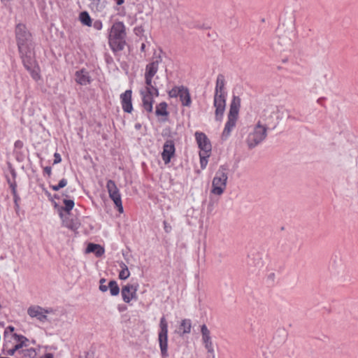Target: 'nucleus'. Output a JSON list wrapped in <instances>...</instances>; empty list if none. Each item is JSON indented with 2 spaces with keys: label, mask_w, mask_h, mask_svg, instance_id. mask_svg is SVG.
Wrapping results in <instances>:
<instances>
[{
  "label": "nucleus",
  "mask_w": 358,
  "mask_h": 358,
  "mask_svg": "<svg viewBox=\"0 0 358 358\" xmlns=\"http://www.w3.org/2000/svg\"><path fill=\"white\" fill-rule=\"evenodd\" d=\"M182 90V87H174L169 92V95L170 97H177L179 96L180 93Z\"/></svg>",
  "instance_id": "obj_33"
},
{
  "label": "nucleus",
  "mask_w": 358,
  "mask_h": 358,
  "mask_svg": "<svg viewBox=\"0 0 358 358\" xmlns=\"http://www.w3.org/2000/svg\"><path fill=\"white\" fill-rule=\"evenodd\" d=\"M195 137L198 146L200 148L199 152L210 153L212 146L206 135L202 132H196Z\"/></svg>",
  "instance_id": "obj_12"
},
{
  "label": "nucleus",
  "mask_w": 358,
  "mask_h": 358,
  "mask_svg": "<svg viewBox=\"0 0 358 358\" xmlns=\"http://www.w3.org/2000/svg\"><path fill=\"white\" fill-rule=\"evenodd\" d=\"M192 325L191 322L189 320H183L181 322L180 326V331H181L180 334V335H183L185 334H189L191 331Z\"/></svg>",
  "instance_id": "obj_22"
},
{
  "label": "nucleus",
  "mask_w": 358,
  "mask_h": 358,
  "mask_svg": "<svg viewBox=\"0 0 358 358\" xmlns=\"http://www.w3.org/2000/svg\"><path fill=\"white\" fill-rule=\"evenodd\" d=\"M40 358H54L53 355L51 353H46Z\"/></svg>",
  "instance_id": "obj_40"
},
{
  "label": "nucleus",
  "mask_w": 358,
  "mask_h": 358,
  "mask_svg": "<svg viewBox=\"0 0 358 358\" xmlns=\"http://www.w3.org/2000/svg\"><path fill=\"white\" fill-rule=\"evenodd\" d=\"M138 289V285H126L122 289V295L123 300L126 303L130 302L131 299L136 297V292Z\"/></svg>",
  "instance_id": "obj_17"
},
{
  "label": "nucleus",
  "mask_w": 358,
  "mask_h": 358,
  "mask_svg": "<svg viewBox=\"0 0 358 358\" xmlns=\"http://www.w3.org/2000/svg\"><path fill=\"white\" fill-rule=\"evenodd\" d=\"M44 171L50 176L52 173L51 167H50V166L45 167Z\"/></svg>",
  "instance_id": "obj_39"
},
{
  "label": "nucleus",
  "mask_w": 358,
  "mask_h": 358,
  "mask_svg": "<svg viewBox=\"0 0 358 358\" xmlns=\"http://www.w3.org/2000/svg\"><path fill=\"white\" fill-rule=\"evenodd\" d=\"M108 287L110 288L111 295L116 296L119 294L120 288L115 281H110L109 282Z\"/></svg>",
  "instance_id": "obj_30"
},
{
  "label": "nucleus",
  "mask_w": 358,
  "mask_h": 358,
  "mask_svg": "<svg viewBox=\"0 0 358 358\" xmlns=\"http://www.w3.org/2000/svg\"><path fill=\"white\" fill-rule=\"evenodd\" d=\"M164 229H165V231L167 233L170 232L171 230V226L170 224H169L166 222H164Z\"/></svg>",
  "instance_id": "obj_38"
},
{
  "label": "nucleus",
  "mask_w": 358,
  "mask_h": 358,
  "mask_svg": "<svg viewBox=\"0 0 358 358\" xmlns=\"http://www.w3.org/2000/svg\"><path fill=\"white\" fill-rule=\"evenodd\" d=\"M134 5H136L137 13L136 16L141 20H144L152 13V6L150 0H129Z\"/></svg>",
  "instance_id": "obj_7"
},
{
  "label": "nucleus",
  "mask_w": 358,
  "mask_h": 358,
  "mask_svg": "<svg viewBox=\"0 0 358 358\" xmlns=\"http://www.w3.org/2000/svg\"><path fill=\"white\" fill-rule=\"evenodd\" d=\"M272 112L264 110L257 125L248 136V145L255 147L264 141L266 136L267 127L273 123Z\"/></svg>",
  "instance_id": "obj_2"
},
{
  "label": "nucleus",
  "mask_w": 358,
  "mask_h": 358,
  "mask_svg": "<svg viewBox=\"0 0 358 358\" xmlns=\"http://www.w3.org/2000/svg\"><path fill=\"white\" fill-rule=\"evenodd\" d=\"M158 61L152 62L146 66L145 73V80L146 86H154L152 85V78L158 71Z\"/></svg>",
  "instance_id": "obj_14"
},
{
  "label": "nucleus",
  "mask_w": 358,
  "mask_h": 358,
  "mask_svg": "<svg viewBox=\"0 0 358 358\" xmlns=\"http://www.w3.org/2000/svg\"><path fill=\"white\" fill-rule=\"evenodd\" d=\"M126 36L125 27L122 22L113 24L110 29L108 41L109 45L114 51H119L124 48Z\"/></svg>",
  "instance_id": "obj_3"
},
{
  "label": "nucleus",
  "mask_w": 358,
  "mask_h": 358,
  "mask_svg": "<svg viewBox=\"0 0 358 358\" xmlns=\"http://www.w3.org/2000/svg\"><path fill=\"white\" fill-rule=\"evenodd\" d=\"M15 352H16V351H15V350H14V348H11V349L8 350V351H7V354H8V355H11V356H12V355H14V353H15Z\"/></svg>",
  "instance_id": "obj_41"
},
{
  "label": "nucleus",
  "mask_w": 358,
  "mask_h": 358,
  "mask_svg": "<svg viewBox=\"0 0 358 358\" xmlns=\"http://www.w3.org/2000/svg\"><path fill=\"white\" fill-rule=\"evenodd\" d=\"M8 329H9L11 331H13L14 330V327H8Z\"/></svg>",
  "instance_id": "obj_47"
},
{
  "label": "nucleus",
  "mask_w": 358,
  "mask_h": 358,
  "mask_svg": "<svg viewBox=\"0 0 358 358\" xmlns=\"http://www.w3.org/2000/svg\"><path fill=\"white\" fill-rule=\"evenodd\" d=\"M210 153L199 152L200 164L201 169H205L208 164V158L210 157Z\"/></svg>",
  "instance_id": "obj_28"
},
{
  "label": "nucleus",
  "mask_w": 358,
  "mask_h": 358,
  "mask_svg": "<svg viewBox=\"0 0 358 358\" xmlns=\"http://www.w3.org/2000/svg\"><path fill=\"white\" fill-rule=\"evenodd\" d=\"M60 216L64 225L71 230L76 231L80 227V223L76 216L71 213L66 215L62 212H60Z\"/></svg>",
  "instance_id": "obj_13"
},
{
  "label": "nucleus",
  "mask_w": 358,
  "mask_h": 358,
  "mask_svg": "<svg viewBox=\"0 0 358 358\" xmlns=\"http://www.w3.org/2000/svg\"><path fill=\"white\" fill-rule=\"evenodd\" d=\"M15 36L22 60H24L29 64H31L34 50L31 34L24 24H18L15 28Z\"/></svg>",
  "instance_id": "obj_1"
},
{
  "label": "nucleus",
  "mask_w": 358,
  "mask_h": 358,
  "mask_svg": "<svg viewBox=\"0 0 358 358\" xmlns=\"http://www.w3.org/2000/svg\"><path fill=\"white\" fill-rule=\"evenodd\" d=\"M105 282H106V280L104 278H102L100 280L99 289L101 292H106L108 289V287L103 284Z\"/></svg>",
  "instance_id": "obj_35"
},
{
  "label": "nucleus",
  "mask_w": 358,
  "mask_h": 358,
  "mask_svg": "<svg viewBox=\"0 0 358 358\" xmlns=\"http://www.w3.org/2000/svg\"><path fill=\"white\" fill-rule=\"evenodd\" d=\"M52 308H45L38 305H33L28 308L27 314L31 318H36L41 322L48 321V315L53 313Z\"/></svg>",
  "instance_id": "obj_9"
},
{
  "label": "nucleus",
  "mask_w": 358,
  "mask_h": 358,
  "mask_svg": "<svg viewBox=\"0 0 358 358\" xmlns=\"http://www.w3.org/2000/svg\"><path fill=\"white\" fill-rule=\"evenodd\" d=\"M85 255L94 253L96 257H99L104 253V248H86L84 251Z\"/></svg>",
  "instance_id": "obj_24"
},
{
  "label": "nucleus",
  "mask_w": 358,
  "mask_h": 358,
  "mask_svg": "<svg viewBox=\"0 0 358 358\" xmlns=\"http://www.w3.org/2000/svg\"><path fill=\"white\" fill-rule=\"evenodd\" d=\"M22 61H23L24 65L25 66L27 69L29 70L31 72L32 78L35 80H39L40 78H41L40 77V73H39L40 71H39L38 66L36 64L35 54L33 53V62H32L31 64H29L30 66H29V64L25 62L24 60H22Z\"/></svg>",
  "instance_id": "obj_19"
},
{
  "label": "nucleus",
  "mask_w": 358,
  "mask_h": 358,
  "mask_svg": "<svg viewBox=\"0 0 358 358\" xmlns=\"http://www.w3.org/2000/svg\"><path fill=\"white\" fill-rule=\"evenodd\" d=\"M145 45L144 43H142L141 47V51H144L145 50Z\"/></svg>",
  "instance_id": "obj_44"
},
{
  "label": "nucleus",
  "mask_w": 358,
  "mask_h": 358,
  "mask_svg": "<svg viewBox=\"0 0 358 358\" xmlns=\"http://www.w3.org/2000/svg\"><path fill=\"white\" fill-rule=\"evenodd\" d=\"M240 103V99L238 97L234 96L230 105V110L228 115V121L225 125V127L222 134V138L223 139H226L228 138L233 127L236 124V122L238 119V115Z\"/></svg>",
  "instance_id": "obj_5"
},
{
  "label": "nucleus",
  "mask_w": 358,
  "mask_h": 358,
  "mask_svg": "<svg viewBox=\"0 0 358 358\" xmlns=\"http://www.w3.org/2000/svg\"><path fill=\"white\" fill-rule=\"evenodd\" d=\"M123 3H124V0H116V3H117L118 6L122 5Z\"/></svg>",
  "instance_id": "obj_42"
},
{
  "label": "nucleus",
  "mask_w": 358,
  "mask_h": 358,
  "mask_svg": "<svg viewBox=\"0 0 358 358\" xmlns=\"http://www.w3.org/2000/svg\"><path fill=\"white\" fill-rule=\"evenodd\" d=\"M91 6L97 11L103 10L106 4V0H90Z\"/></svg>",
  "instance_id": "obj_23"
},
{
  "label": "nucleus",
  "mask_w": 358,
  "mask_h": 358,
  "mask_svg": "<svg viewBox=\"0 0 358 358\" xmlns=\"http://www.w3.org/2000/svg\"><path fill=\"white\" fill-rule=\"evenodd\" d=\"M131 90H129L125 91L124 93L120 96L122 108L126 113H131L133 110L131 103Z\"/></svg>",
  "instance_id": "obj_16"
},
{
  "label": "nucleus",
  "mask_w": 358,
  "mask_h": 358,
  "mask_svg": "<svg viewBox=\"0 0 358 358\" xmlns=\"http://www.w3.org/2000/svg\"><path fill=\"white\" fill-rule=\"evenodd\" d=\"M160 331L159 334H168V324L164 317H162L160 320Z\"/></svg>",
  "instance_id": "obj_31"
},
{
  "label": "nucleus",
  "mask_w": 358,
  "mask_h": 358,
  "mask_svg": "<svg viewBox=\"0 0 358 358\" xmlns=\"http://www.w3.org/2000/svg\"><path fill=\"white\" fill-rule=\"evenodd\" d=\"M159 343L163 357H166L168 349V334H159Z\"/></svg>",
  "instance_id": "obj_20"
},
{
  "label": "nucleus",
  "mask_w": 358,
  "mask_h": 358,
  "mask_svg": "<svg viewBox=\"0 0 358 358\" xmlns=\"http://www.w3.org/2000/svg\"><path fill=\"white\" fill-rule=\"evenodd\" d=\"M64 206L62 208L60 212H62L64 214L68 215V213H70V210L73 209L74 206V202L73 200L71 199H64Z\"/></svg>",
  "instance_id": "obj_25"
},
{
  "label": "nucleus",
  "mask_w": 358,
  "mask_h": 358,
  "mask_svg": "<svg viewBox=\"0 0 358 358\" xmlns=\"http://www.w3.org/2000/svg\"><path fill=\"white\" fill-rule=\"evenodd\" d=\"M167 104L165 102H162L156 107L155 113L157 115H167Z\"/></svg>",
  "instance_id": "obj_27"
},
{
  "label": "nucleus",
  "mask_w": 358,
  "mask_h": 358,
  "mask_svg": "<svg viewBox=\"0 0 358 358\" xmlns=\"http://www.w3.org/2000/svg\"><path fill=\"white\" fill-rule=\"evenodd\" d=\"M175 153V145L172 141H167L164 145L162 153V159L165 164L170 162L171 157Z\"/></svg>",
  "instance_id": "obj_15"
},
{
  "label": "nucleus",
  "mask_w": 358,
  "mask_h": 358,
  "mask_svg": "<svg viewBox=\"0 0 358 358\" xmlns=\"http://www.w3.org/2000/svg\"><path fill=\"white\" fill-rule=\"evenodd\" d=\"M27 341V339L24 337V336H21V338H19V341H20V343L15 345L13 348H14V350L15 351H17L19 350L20 348H22L24 345V342Z\"/></svg>",
  "instance_id": "obj_34"
},
{
  "label": "nucleus",
  "mask_w": 358,
  "mask_h": 358,
  "mask_svg": "<svg viewBox=\"0 0 358 358\" xmlns=\"http://www.w3.org/2000/svg\"><path fill=\"white\" fill-rule=\"evenodd\" d=\"M227 176L223 169H220L214 177L212 182L211 193L221 195L227 186Z\"/></svg>",
  "instance_id": "obj_6"
},
{
  "label": "nucleus",
  "mask_w": 358,
  "mask_h": 358,
  "mask_svg": "<svg viewBox=\"0 0 358 358\" xmlns=\"http://www.w3.org/2000/svg\"><path fill=\"white\" fill-rule=\"evenodd\" d=\"M67 184V181L66 179L63 178L62 179L57 185H52L51 186V188L52 190L57 192L59 191L60 189L64 187Z\"/></svg>",
  "instance_id": "obj_32"
},
{
  "label": "nucleus",
  "mask_w": 358,
  "mask_h": 358,
  "mask_svg": "<svg viewBox=\"0 0 358 358\" xmlns=\"http://www.w3.org/2000/svg\"><path fill=\"white\" fill-rule=\"evenodd\" d=\"M79 19L84 25L91 27L92 20L87 12L83 11L80 13Z\"/></svg>",
  "instance_id": "obj_26"
},
{
  "label": "nucleus",
  "mask_w": 358,
  "mask_h": 358,
  "mask_svg": "<svg viewBox=\"0 0 358 358\" xmlns=\"http://www.w3.org/2000/svg\"><path fill=\"white\" fill-rule=\"evenodd\" d=\"M134 32H135V34H136V35H138V36H141V35H142V34H143V32H144V29H143L141 26L138 27H136V28L134 29Z\"/></svg>",
  "instance_id": "obj_36"
},
{
  "label": "nucleus",
  "mask_w": 358,
  "mask_h": 358,
  "mask_svg": "<svg viewBox=\"0 0 358 358\" xmlns=\"http://www.w3.org/2000/svg\"><path fill=\"white\" fill-rule=\"evenodd\" d=\"M201 334L202 343L204 345L208 353L212 355V358H215V348L212 341L210 331L206 324L201 326Z\"/></svg>",
  "instance_id": "obj_11"
},
{
  "label": "nucleus",
  "mask_w": 358,
  "mask_h": 358,
  "mask_svg": "<svg viewBox=\"0 0 358 358\" xmlns=\"http://www.w3.org/2000/svg\"><path fill=\"white\" fill-rule=\"evenodd\" d=\"M179 97L180 101L184 106H189L191 103V99L189 91L187 88L182 87V90L180 93Z\"/></svg>",
  "instance_id": "obj_21"
},
{
  "label": "nucleus",
  "mask_w": 358,
  "mask_h": 358,
  "mask_svg": "<svg viewBox=\"0 0 358 358\" xmlns=\"http://www.w3.org/2000/svg\"><path fill=\"white\" fill-rule=\"evenodd\" d=\"M87 246H90V247H92V246H100L98 244H94V243H89L87 245Z\"/></svg>",
  "instance_id": "obj_43"
},
{
  "label": "nucleus",
  "mask_w": 358,
  "mask_h": 358,
  "mask_svg": "<svg viewBox=\"0 0 358 358\" xmlns=\"http://www.w3.org/2000/svg\"><path fill=\"white\" fill-rule=\"evenodd\" d=\"M121 267H122V270L120 271V272L119 273V278L121 280H126L129 277L130 272H129L127 266L124 264H123L121 266Z\"/></svg>",
  "instance_id": "obj_29"
},
{
  "label": "nucleus",
  "mask_w": 358,
  "mask_h": 358,
  "mask_svg": "<svg viewBox=\"0 0 358 358\" xmlns=\"http://www.w3.org/2000/svg\"><path fill=\"white\" fill-rule=\"evenodd\" d=\"M11 0H1V2L6 3H8L9 1H10Z\"/></svg>",
  "instance_id": "obj_45"
},
{
  "label": "nucleus",
  "mask_w": 358,
  "mask_h": 358,
  "mask_svg": "<svg viewBox=\"0 0 358 358\" xmlns=\"http://www.w3.org/2000/svg\"><path fill=\"white\" fill-rule=\"evenodd\" d=\"M141 95L143 96V106L144 109L151 113L152 111L153 104V96H158V90L154 86H145V90L141 91Z\"/></svg>",
  "instance_id": "obj_8"
},
{
  "label": "nucleus",
  "mask_w": 358,
  "mask_h": 358,
  "mask_svg": "<svg viewBox=\"0 0 358 358\" xmlns=\"http://www.w3.org/2000/svg\"><path fill=\"white\" fill-rule=\"evenodd\" d=\"M106 188L108 192L109 197L113 200L114 204L117 208L119 213H122L124 212L121 195L120 190L115 185V182L112 180H109L107 182Z\"/></svg>",
  "instance_id": "obj_10"
},
{
  "label": "nucleus",
  "mask_w": 358,
  "mask_h": 358,
  "mask_svg": "<svg viewBox=\"0 0 358 358\" xmlns=\"http://www.w3.org/2000/svg\"><path fill=\"white\" fill-rule=\"evenodd\" d=\"M224 81L222 76H219L216 82L215 94L214 96V106L216 120H220L225 110L226 101L224 95Z\"/></svg>",
  "instance_id": "obj_4"
},
{
  "label": "nucleus",
  "mask_w": 358,
  "mask_h": 358,
  "mask_svg": "<svg viewBox=\"0 0 358 358\" xmlns=\"http://www.w3.org/2000/svg\"><path fill=\"white\" fill-rule=\"evenodd\" d=\"M97 29H99L101 26V23H99V25H96V24H95L94 25Z\"/></svg>",
  "instance_id": "obj_46"
},
{
  "label": "nucleus",
  "mask_w": 358,
  "mask_h": 358,
  "mask_svg": "<svg viewBox=\"0 0 358 358\" xmlns=\"http://www.w3.org/2000/svg\"><path fill=\"white\" fill-rule=\"evenodd\" d=\"M76 78L75 80L77 83L81 85H87L90 83L91 78L89 75V73L85 70L81 69L76 72Z\"/></svg>",
  "instance_id": "obj_18"
},
{
  "label": "nucleus",
  "mask_w": 358,
  "mask_h": 358,
  "mask_svg": "<svg viewBox=\"0 0 358 358\" xmlns=\"http://www.w3.org/2000/svg\"><path fill=\"white\" fill-rule=\"evenodd\" d=\"M54 157H55V159H54V164H55L61 162L62 158H61V156H60V155L59 153H57V152L55 153Z\"/></svg>",
  "instance_id": "obj_37"
}]
</instances>
